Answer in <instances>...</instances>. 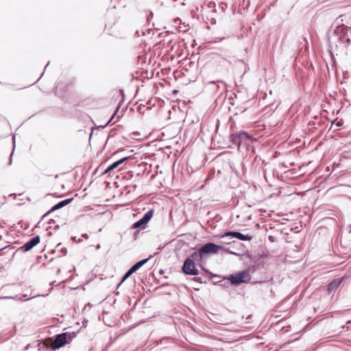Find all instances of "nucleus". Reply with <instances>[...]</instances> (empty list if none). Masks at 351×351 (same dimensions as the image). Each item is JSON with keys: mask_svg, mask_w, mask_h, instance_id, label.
<instances>
[{"mask_svg": "<svg viewBox=\"0 0 351 351\" xmlns=\"http://www.w3.org/2000/svg\"><path fill=\"white\" fill-rule=\"evenodd\" d=\"M219 249H223V247L213 243H208L199 248L197 252L193 253L191 257L195 259L197 256H199V258L202 260L206 255L217 254Z\"/></svg>", "mask_w": 351, "mask_h": 351, "instance_id": "nucleus-1", "label": "nucleus"}, {"mask_svg": "<svg viewBox=\"0 0 351 351\" xmlns=\"http://www.w3.org/2000/svg\"><path fill=\"white\" fill-rule=\"evenodd\" d=\"M71 339L72 335L69 333L64 332L58 335L52 342L51 347L53 349H58L63 346L65 343H69Z\"/></svg>", "mask_w": 351, "mask_h": 351, "instance_id": "nucleus-2", "label": "nucleus"}, {"mask_svg": "<svg viewBox=\"0 0 351 351\" xmlns=\"http://www.w3.org/2000/svg\"><path fill=\"white\" fill-rule=\"evenodd\" d=\"M129 157H125L123 158L114 162H113L112 165H109L106 169L104 168V167L100 166L99 167L96 171H95V174L99 173L100 175L109 173L110 175L111 172L114 171L115 169H117L120 165H121L124 161L128 160Z\"/></svg>", "mask_w": 351, "mask_h": 351, "instance_id": "nucleus-3", "label": "nucleus"}, {"mask_svg": "<svg viewBox=\"0 0 351 351\" xmlns=\"http://www.w3.org/2000/svg\"><path fill=\"white\" fill-rule=\"evenodd\" d=\"M250 277L247 272L241 271L236 274L230 275L228 280L233 285H239L243 282H247L250 280Z\"/></svg>", "mask_w": 351, "mask_h": 351, "instance_id": "nucleus-4", "label": "nucleus"}, {"mask_svg": "<svg viewBox=\"0 0 351 351\" xmlns=\"http://www.w3.org/2000/svg\"><path fill=\"white\" fill-rule=\"evenodd\" d=\"M182 271L186 275L195 276L198 274V270L195 267V263L191 258L185 260L182 266Z\"/></svg>", "mask_w": 351, "mask_h": 351, "instance_id": "nucleus-5", "label": "nucleus"}, {"mask_svg": "<svg viewBox=\"0 0 351 351\" xmlns=\"http://www.w3.org/2000/svg\"><path fill=\"white\" fill-rule=\"evenodd\" d=\"M40 242V237L35 236L32 239H31L29 241L25 243L23 245L20 247L18 250L21 251L23 252H26L32 250L34 246H36Z\"/></svg>", "mask_w": 351, "mask_h": 351, "instance_id": "nucleus-6", "label": "nucleus"}, {"mask_svg": "<svg viewBox=\"0 0 351 351\" xmlns=\"http://www.w3.org/2000/svg\"><path fill=\"white\" fill-rule=\"evenodd\" d=\"M152 216H153V210H150L147 211L140 220H138V221L135 222L133 224V226H132L133 228H144L145 224L151 219Z\"/></svg>", "mask_w": 351, "mask_h": 351, "instance_id": "nucleus-7", "label": "nucleus"}, {"mask_svg": "<svg viewBox=\"0 0 351 351\" xmlns=\"http://www.w3.org/2000/svg\"><path fill=\"white\" fill-rule=\"evenodd\" d=\"M223 237H234V238H237L241 241H250L252 239V237L251 236H249V235H244L240 232H232V231H229V232H226L223 236Z\"/></svg>", "mask_w": 351, "mask_h": 351, "instance_id": "nucleus-8", "label": "nucleus"}, {"mask_svg": "<svg viewBox=\"0 0 351 351\" xmlns=\"http://www.w3.org/2000/svg\"><path fill=\"white\" fill-rule=\"evenodd\" d=\"M250 136L245 132H241L239 134L235 135L234 139L232 140L234 143H237L238 145L241 144V140L244 138H250Z\"/></svg>", "mask_w": 351, "mask_h": 351, "instance_id": "nucleus-9", "label": "nucleus"}, {"mask_svg": "<svg viewBox=\"0 0 351 351\" xmlns=\"http://www.w3.org/2000/svg\"><path fill=\"white\" fill-rule=\"evenodd\" d=\"M341 280L335 279L328 286V291L331 293L335 291L340 285Z\"/></svg>", "mask_w": 351, "mask_h": 351, "instance_id": "nucleus-10", "label": "nucleus"}, {"mask_svg": "<svg viewBox=\"0 0 351 351\" xmlns=\"http://www.w3.org/2000/svg\"><path fill=\"white\" fill-rule=\"evenodd\" d=\"M152 256H150L149 258L143 259L135 263L130 269L134 271V272L136 271L139 268H141L143 265H144L148 260L152 258Z\"/></svg>", "mask_w": 351, "mask_h": 351, "instance_id": "nucleus-11", "label": "nucleus"}, {"mask_svg": "<svg viewBox=\"0 0 351 351\" xmlns=\"http://www.w3.org/2000/svg\"><path fill=\"white\" fill-rule=\"evenodd\" d=\"M152 256H150L149 258L143 259L135 263L130 269L134 271V272L136 271L139 268H141L143 265H144L148 260L152 258Z\"/></svg>", "mask_w": 351, "mask_h": 351, "instance_id": "nucleus-12", "label": "nucleus"}, {"mask_svg": "<svg viewBox=\"0 0 351 351\" xmlns=\"http://www.w3.org/2000/svg\"><path fill=\"white\" fill-rule=\"evenodd\" d=\"M64 206V204L62 202H60L59 203H58L57 204L54 205L51 208V210H49L46 214L45 215H48L49 213L57 210V209H59L62 207Z\"/></svg>", "mask_w": 351, "mask_h": 351, "instance_id": "nucleus-13", "label": "nucleus"}, {"mask_svg": "<svg viewBox=\"0 0 351 351\" xmlns=\"http://www.w3.org/2000/svg\"><path fill=\"white\" fill-rule=\"evenodd\" d=\"M82 238L86 239L87 238V234H83L81 235L80 237H78V238H77V237H72V239L73 241H75V242L79 243V242H81L82 241Z\"/></svg>", "mask_w": 351, "mask_h": 351, "instance_id": "nucleus-14", "label": "nucleus"}, {"mask_svg": "<svg viewBox=\"0 0 351 351\" xmlns=\"http://www.w3.org/2000/svg\"><path fill=\"white\" fill-rule=\"evenodd\" d=\"M134 272L131 269H130L123 276L122 281L125 280L127 278H128Z\"/></svg>", "mask_w": 351, "mask_h": 351, "instance_id": "nucleus-15", "label": "nucleus"}, {"mask_svg": "<svg viewBox=\"0 0 351 351\" xmlns=\"http://www.w3.org/2000/svg\"><path fill=\"white\" fill-rule=\"evenodd\" d=\"M71 201V199H65V200H63L62 201L64 204V206H66L69 203H70Z\"/></svg>", "mask_w": 351, "mask_h": 351, "instance_id": "nucleus-16", "label": "nucleus"}, {"mask_svg": "<svg viewBox=\"0 0 351 351\" xmlns=\"http://www.w3.org/2000/svg\"><path fill=\"white\" fill-rule=\"evenodd\" d=\"M71 201V199H65V200H63L62 201L64 204V206H66L69 203H70Z\"/></svg>", "mask_w": 351, "mask_h": 351, "instance_id": "nucleus-17", "label": "nucleus"}, {"mask_svg": "<svg viewBox=\"0 0 351 351\" xmlns=\"http://www.w3.org/2000/svg\"><path fill=\"white\" fill-rule=\"evenodd\" d=\"M343 37H345L346 40V42H347L348 43H349L350 42V38L346 37V33H343Z\"/></svg>", "mask_w": 351, "mask_h": 351, "instance_id": "nucleus-18", "label": "nucleus"}, {"mask_svg": "<svg viewBox=\"0 0 351 351\" xmlns=\"http://www.w3.org/2000/svg\"><path fill=\"white\" fill-rule=\"evenodd\" d=\"M91 135H92V133H90V134H89V137H88L89 141L90 140Z\"/></svg>", "mask_w": 351, "mask_h": 351, "instance_id": "nucleus-19", "label": "nucleus"}, {"mask_svg": "<svg viewBox=\"0 0 351 351\" xmlns=\"http://www.w3.org/2000/svg\"><path fill=\"white\" fill-rule=\"evenodd\" d=\"M269 239L270 241H272V237H271V236H269Z\"/></svg>", "mask_w": 351, "mask_h": 351, "instance_id": "nucleus-20", "label": "nucleus"}, {"mask_svg": "<svg viewBox=\"0 0 351 351\" xmlns=\"http://www.w3.org/2000/svg\"><path fill=\"white\" fill-rule=\"evenodd\" d=\"M4 298L8 299V298H14L13 297H5Z\"/></svg>", "mask_w": 351, "mask_h": 351, "instance_id": "nucleus-21", "label": "nucleus"}, {"mask_svg": "<svg viewBox=\"0 0 351 351\" xmlns=\"http://www.w3.org/2000/svg\"><path fill=\"white\" fill-rule=\"evenodd\" d=\"M337 125L340 126L341 125V123H340L339 122L337 123Z\"/></svg>", "mask_w": 351, "mask_h": 351, "instance_id": "nucleus-22", "label": "nucleus"}]
</instances>
